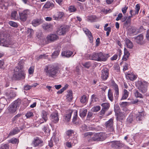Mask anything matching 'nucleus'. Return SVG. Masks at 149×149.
<instances>
[{
    "label": "nucleus",
    "mask_w": 149,
    "mask_h": 149,
    "mask_svg": "<svg viewBox=\"0 0 149 149\" xmlns=\"http://www.w3.org/2000/svg\"><path fill=\"white\" fill-rule=\"evenodd\" d=\"M53 3L50 2H47L44 5L43 7L46 8H52L54 7Z\"/></svg>",
    "instance_id": "29"
},
{
    "label": "nucleus",
    "mask_w": 149,
    "mask_h": 149,
    "mask_svg": "<svg viewBox=\"0 0 149 149\" xmlns=\"http://www.w3.org/2000/svg\"><path fill=\"white\" fill-rule=\"evenodd\" d=\"M51 120L54 123L57 122L58 120V113L57 111H55L52 113L50 115Z\"/></svg>",
    "instance_id": "12"
},
{
    "label": "nucleus",
    "mask_w": 149,
    "mask_h": 149,
    "mask_svg": "<svg viewBox=\"0 0 149 149\" xmlns=\"http://www.w3.org/2000/svg\"><path fill=\"white\" fill-rule=\"evenodd\" d=\"M129 104L130 103L127 102H122L120 103V107H125Z\"/></svg>",
    "instance_id": "52"
},
{
    "label": "nucleus",
    "mask_w": 149,
    "mask_h": 149,
    "mask_svg": "<svg viewBox=\"0 0 149 149\" xmlns=\"http://www.w3.org/2000/svg\"><path fill=\"white\" fill-rule=\"evenodd\" d=\"M136 86L142 93H145L147 91V83L146 82H142L138 81L136 83Z\"/></svg>",
    "instance_id": "5"
},
{
    "label": "nucleus",
    "mask_w": 149,
    "mask_h": 149,
    "mask_svg": "<svg viewBox=\"0 0 149 149\" xmlns=\"http://www.w3.org/2000/svg\"><path fill=\"white\" fill-rule=\"evenodd\" d=\"M83 31L86 34L88 37L91 43H92L93 41V38L91 32L86 28H84Z\"/></svg>",
    "instance_id": "16"
},
{
    "label": "nucleus",
    "mask_w": 149,
    "mask_h": 149,
    "mask_svg": "<svg viewBox=\"0 0 149 149\" xmlns=\"http://www.w3.org/2000/svg\"><path fill=\"white\" fill-rule=\"evenodd\" d=\"M21 114H18L15 116L12 119V121L13 123H16V121L18 118L20 117Z\"/></svg>",
    "instance_id": "50"
},
{
    "label": "nucleus",
    "mask_w": 149,
    "mask_h": 149,
    "mask_svg": "<svg viewBox=\"0 0 149 149\" xmlns=\"http://www.w3.org/2000/svg\"><path fill=\"white\" fill-rule=\"evenodd\" d=\"M60 49H58V50L55 51L52 54V57L53 58H55L57 57L59 54Z\"/></svg>",
    "instance_id": "40"
},
{
    "label": "nucleus",
    "mask_w": 149,
    "mask_h": 149,
    "mask_svg": "<svg viewBox=\"0 0 149 149\" xmlns=\"http://www.w3.org/2000/svg\"><path fill=\"white\" fill-rule=\"evenodd\" d=\"M112 85L115 91V98L117 99L118 98L119 95V89L118 86L114 82H113Z\"/></svg>",
    "instance_id": "14"
},
{
    "label": "nucleus",
    "mask_w": 149,
    "mask_h": 149,
    "mask_svg": "<svg viewBox=\"0 0 149 149\" xmlns=\"http://www.w3.org/2000/svg\"><path fill=\"white\" fill-rule=\"evenodd\" d=\"M9 146L7 144H3L0 147V149H9Z\"/></svg>",
    "instance_id": "56"
},
{
    "label": "nucleus",
    "mask_w": 149,
    "mask_h": 149,
    "mask_svg": "<svg viewBox=\"0 0 149 149\" xmlns=\"http://www.w3.org/2000/svg\"><path fill=\"white\" fill-rule=\"evenodd\" d=\"M145 115V113L144 111H142L141 112H139L138 114L136 115V119L137 121H141Z\"/></svg>",
    "instance_id": "23"
},
{
    "label": "nucleus",
    "mask_w": 149,
    "mask_h": 149,
    "mask_svg": "<svg viewBox=\"0 0 149 149\" xmlns=\"http://www.w3.org/2000/svg\"><path fill=\"white\" fill-rule=\"evenodd\" d=\"M125 41L127 47L130 49H132L133 47L132 42L127 38L125 39Z\"/></svg>",
    "instance_id": "33"
},
{
    "label": "nucleus",
    "mask_w": 149,
    "mask_h": 149,
    "mask_svg": "<svg viewBox=\"0 0 149 149\" xmlns=\"http://www.w3.org/2000/svg\"><path fill=\"white\" fill-rule=\"evenodd\" d=\"M69 11L70 12H73L76 11L77 9L76 8L73 6H70L68 9Z\"/></svg>",
    "instance_id": "55"
},
{
    "label": "nucleus",
    "mask_w": 149,
    "mask_h": 149,
    "mask_svg": "<svg viewBox=\"0 0 149 149\" xmlns=\"http://www.w3.org/2000/svg\"><path fill=\"white\" fill-rule=\"evenodd\" d=\"M126 77L127 78H129L131 81H133L136 78L135 75L132 74H128Z\"/></svg>",
    "instance_id": "45"
},
{
    "label": "nucleus",
    "mask_w": 149,
    "mask_h": 149,
    "mask_svg": "<svg viewBox=\"0 0 149 149\" xmlns=\"http://www.w3.org/2000/svg\"><path fill=\"white\" fill-rule=\"evenodd\" d=\"M1 44L5 46H6L12 48H15L16 47V43L11 45L10 40L9 38H4L3 39H1L0 40Z\"/></svg>",
    "instance_id": "7"
},
{
    "label": "nucleus",
    "mask_w": 149,
    "mask_h": 149,
    "mask_svg": "<svg viewBox=\"0 0 149 149\" xmlns=\"http://www.w3.org/2000/svg\"><path fill=\"white\" fill-rule=\"evenodd\" d=\"M73 54V52L70 51L66 50L63 52L61 53L62 57L68 58L70 57Z\"/></svg>",
    "instance_id": "22"
},
{
    "label": "nucleus",
    "mask_w": 149,
    "mask_h": 149,
    "mask_svg": "<svg viewBox=\"0 0 149 149\" xmlns=\"http://www.w3.org/2000/svg\"><path fill=\"white\" fill-rule=\"evenodd\" d=\"M5 94L8 98H13L16 96V93L13 91H8L5 93Z\"/></svg>",
    "instance_id": "21"
},
{
    "label": "nucleus",
    "mask_w": 149,
    "mask_h": 149,
    "mask_svg": "<svg viewBox=\"0 0 149 149\" xmlns=\"http://www.w3.org/2000/svg\"><path fill=\"white\" fill-rule=\"evenodd\" d=\"M108 54H103L102 52L95 53L90 55L89 57L90 59L97 61H106L108 57Z\"/></svg>",
    "instance_id": "2"
},
{
    "label": "nucleus",
    "mask_w": 149,
    "mask_h": 149,
    "mask_svg": "<svg viewBox=\"0 0 149 149\" xmlns=\"http://www.w3.org/2000/svg\"><path fill=\"white\" fill-rule=\"evenodd\" d=\"M82 65L85 67L88 68L91 66V64L90 62H88L83 63Z\"/></svg>",
    "instance_id": "57"
},
{
    "label": "nucleus",
    "mask_w": 149,
    "mask_h": 149,
    "mask_svg": "<svg viewBox=\"0 0 149 149\" xmlns=\"http://www.w3.org/2000/svg\"><path fill=\"white\" fill-rule=\"evenodd\" d=\"M7 100L4 98L0 99V113L5 107V104L6 103Z\"/></svg>",
    "instance_id": "24"
},
{
    "label": "nucleus",
    "mask_w": 149,
    "mask_h": 149,
    "mask_svg": "<svg viewBox=\"0 0 149 149\" xmlns=\"http://www.w3.org/2000/svg\"><path fill=\"white\" fill-rule=\"evenodd\" d=\"M124 55H126V56H129L130 55V53L129 51H128L125 48L124 49Z\"/></svg>",
    "instance_id": "64"
},
{
    "label": "nucleus",
    "mask_w": 149,
    "mask_h": 149,
    "mask_svg": "<svg viewBox=\"0 0 149 149\" xmlns=\"http://www.w3.org/2000/svg\"><path fill=\"white\" fill-rule=\"evenodd\" d=\"M11 17L12 19L18 20H19V16H18L17 11H13L11 14Z\"/></svg>",
    "instance_id": "34"
},
{
    "label": "nucleus",
    "mask_w": 149,
    "mask_h": 149,
    "mask_svg": "<svg viewBox=\"0 0 149 149\" xmlns=\"http://www.w3.org/2000/svg\"><path fill=\"white\" fill-rule=\"evenodd\" d=\"M58 38V37L55 34H50L48 35L47 39V41L49 42H53Z\"/></svg>",
    "instance_id": "11"
},
{
    "label": "nucleus",
    "mask_w": 149,
    "mask_h": 149,
    "mask_svg": "<svg viewBox=\"0 0 149 149\" xmlns=\"http://www.w3.org/2000/svg\"><path fill=\"white\" fill-rule=\"evenodd\" d=\"M111 143V147L116 149L120 148L122 146V144L120 141H113Z\"/></svg>",
    "instance_id": "18"
},
{
    "label": "nucleus",
    "mask_w": 149,
    "mask_h": 149,
    "mask_svg": "<svg viewBox=\"0 0 149 149\" xmlns=\"http://www.w3.org/2000/svg\"><path fill=\"white\" fill-rule=\"evenodd\" d=\"M87 97L86 95H84L80 99V102L82 103H85L87 101Z\"/></svg>",
    "instance_id": "49"
},
{
    "label": "nucleus",
    "mask_w": 149,
    "mask_h": 149,
    "mask_svg": "<svg viewBox=\"0 0 149 149\" xmlns=\"http://www.w3.org/2000/svg\"><path fill=\"white\" fill-rule=\"evenodd\" d=\"M21 100L19 99L14 101L8 107V109L10 113H15L21 104Z\"/></svg>",
    "instance_id": "3"
},
{
    "label": "nucleus",
    "mask_w": 149,
    "mask_h": 149,
    "mask_svg": "<svg viewBox=\"0 0 149 149\" xmlns=\"http://www.w3.org/2000/svg\"><path fill=\"white\" fill-rule=\"evenodd\" d=\"M9 24L12 26L14 27H17L18 26L17 24L14 22L10 21L9 22Z\"/></svg>",
    "instance_id": "48"
},
{
    "label": "nucleus",
    "mask_w": 149,
    "mask_h": 149,
    "mask_svg": "<svg viewBox=\"0 0 149 149\" xmlns=\"http://www.w3.org/2000/svg\"><path fill=\"white\" fill-rule=\"evenodd\" d=\"M43 141L41 139L38 137L35 138L32 142V144L34 147H36L38 146H42Z\"/></svg>",
    "instance_id": "9"
},
{
    "label": "nucleus",
    "mask_w": 149,
    "mask_h": 149,
    "mask_svg": "<svg viewBox=\"0 0 149 149\" xmlns=\"http://www.w3.org/2000/svg\"><path fill=\"white\" fill-rule=\"evenodd\" d=\"M73 133V130H69L66 132V134L68 136H70Z\"/></svg>",
    "instance_id": "63"
},
{
    "label": "nucleus",
    "mask_w": 149,
    "mask_h": 149,
    "mask_svg": "<svg viewBox=\"0 0 149 149\" xmlns=\"http://www.w3.org/2000/svg\"><path fill=\"white\" fill-rule=\"evenodd\" d=\"M48 113L47 111L44 110H42L41 115L42 118L45 122H46L48 120Z\"/></svg>",
    "instance_id": "19"
},
{
    "label": "nucleus",
    "mask_w": 149,
    "mask_h": 149,
    "mask_svg": "<svg viewBox=\"0 0 149 149\" xmlns=\"http://www.w3.org/2000/svg\"><path fill=\"white\" fill-rule=\"evenodd\" d=\"M134 94L136 97H141L142 96V95L139 93L138 91L136 90L134 91Z\"/></svg>",
    "instance_id": "53"
},
{
    "label": "nucleus",
    "mask_w": 149,
    "mask_h": 149,
    "mask_svg": "<svg viewBox=\"0 0 149 149\" xmlns=\"http://www.w3.org/2000/svg\"><path fill=\"white\" fill-rule=\"evenodd\" d=\"M80 130L82 132L88 130L87 126L85 124H84L80 127Z\"/></svg>",
    "instance_id": "44"
},
{
    "label": "nucleus",
    "mask_w": 149,
    "mask_h": 149,
    "mask_svg": "<svg viewBox=\"0 0 149 149\" xmlns=\"http://www.w3.org/2000/svg\"><path fill=\"white\" fill-rule=\"evenodd\" d=\"M90 140L91 141H98V139L97 133L93 134L92 133L91 136V139Z\"/></svg>",
    "instance_id": "31"
},
{
    "label": "nucleus",
    "mask_w": 149,
    "mask_h": 149,
    "mask_svg": "<svg viewBox=\"0 0 149 149\" xmlns=\"http://www.w3.org/2000/svg\"><path fill=\"white\" fill-rule=\"evenodd\" d=\"M72 112L71 110H68L67 111L65 116V119L66 121H69L70 120Z\"/></svg>",
    "instance_id": "25"
},
{
    "label": "nucleus",
    "mask_w": 149,
    "mask_h": 149,
    "mask_svg": "<svg viewBox=\"0 0 149 149\" xmlns=\"http://www.w3.org/2000/svg\"><path fill=\"white\" fill-rule=\"evenodd\" d=\"M30 13V10L28 9H25L21 12H19V20L24 22L25 21Z\"/></svg>",
    "instance_id": "6"
},
{
    "label": "nucleus",
    "mask_w": 149,
    "mask_h": 149,
    "mask_svg": "<svg viewBox=\"0 0 149 149\" xmlns=\"http://www.w3.org/2000/svg\"><path fill=\"white\" fill-rule=\"evenodd\" d=\"M96 19V17L94 15L89 16H88V21L91 22H93L95 21Z\"/></svg>",
    "instance_id": "42"
},
{
    "label": "nucleus",
    "mask_w": 149,
    "mask_h": 149,
    "mask_svg": "<svg viewBox=\"0 0 149 149\" xmlns=\"http://www.w3.org/2000/svg\"><path fill=\"white\" fill-rule=\"evenodd\" d=\"M108 70L107 68L103 69L102 71L101 78L104 80H106L108 77Z\"/></svg>",
    "instance_id": "15"
},
{
    "label": "nucleus",
    "mask_w": 149,
    "mask_h": 149,
    "mask_svg": "<svg viewBox=\"0 0 149 149\" xmlns=\"http://www.w3.org/2000/svg\"><path fill=\"white\" fill-rule=\"evenodd\" d=\"M34 70V68L33 67H31L29 70V73L30 74L33 73Z\"/></svg>",
    "instance_id": "60"
},
{
    "label": "nucleus",
    "mask_w": 149,
    "mask_h": 149,
    "mask_svg": "<svg viewBox=\"0 0 149 149\" xmlns=\"http://www.w3.org/2000/svg\"><path fill=\"white\" fill-rule=\"evenodd\" d=\"M43 130L44 131L45 133L47 134V135L49 134L50 130L48 127H44Z\"/></svg>",
    "instance_id": "51"
},
{
    "label": "nucleus",
    "mask_w": 149,
    "mask_h": 149,
    "mask_svg": "<svg viewBox=\"0 0 149 149\" xmlns=\"http://www.w3.org/2000/svg\"><path fill=\"white\" fill-rule=\"evenodd\" d=\"M136 42L139 44L143 45V34H141L138 36L134 37Z\"/></svg>",
    "instance_id": "13"
},
{
    "label": "nucleus",
    "mask_w": 149,
    "mask_h": 149,
    "mask_svg": "<svg viewBox=\"0 0 149 149\" xmlns=\"http://www.w3.org/2000/svg\"><path fill=\"white\" fill-rule=\"evenodd\" d=\"M87 110L86 109L82 111H80V116L81 117H84L86 116L87 112Z\"/></svg>",
    "instance_id": "47"
},
{
    "label": "nucleus",
    "mask_w": 149,
    "mask_h": 149,
    "mask_svg": "<svg viewBox=\"0 0 149 149\" xmlns=\"http://www.w3.org/2000/svg\"><path fill=\"white\" fill-rule=\"evenodd\" d=\"M42 27L45 30H49L52 28V25L48 23L44 24L42 25Z\"/></svg>",
    "instance_id": "35"
},
{
    "label": "nucleus",
    "mask_w": 149,
    "mask_h": 149,
    "mask_svg": "<svg viewBox=\"0 0 149 149\" xmlns=\"http://www.w3.org/2000/svg\"><path fill=\"white\" fill-rule=\"evenodd\" d=\"M52 139L54 141V142L55 143L57 144L59 143V138L58 135H54L52 136Z\"/></svg>",
    "instance_id": "39"
},
{
    "label": "nucleus",
    "mask_w": 149,
    "mask_h": 149,
    "mask_svg": "<svg viewBox=\"0 0 149 149\" xmlns=\"http://www.w3.org/2000/svg\"><path fill=\"white\" fill-rule=\"evenodd\" d=\"M113 123V120L112 118L110 119L105 123V125L106 130L108 132H113L114 131Z\"/></svg>",
    "instance_id": "8"
},
{
    "label": "nucleus",
    "mask_w": 149,
    "mask_h": 149,
    "mask_svg": "<svg viewBox=\"0 0 149 149\" xmlns=\"http://www.w3.org/2000/svg\"><path fill=\"white\" fill-rule=\"evenodd\" d=\"M33 116V113L31 111L28 112L26 114L27 118H29Z\"/></svg>",
    "instance_id": "58"
},
{
    "label": "nucleus",
    "mask_w": 149,
    "mask_h": 149,
    "mask_svg": "<svg viewBox=\"0 0 149 149\" xmlns=\"http://www.w3.org/2000/svg\"><path fill=\"white\" fill-rule=\"evenodd\" d=\"M102 11L104 13L107 14V13H110L111 12V10L110 9H103Z\"/></svg>",
    "instance_id": "59"
},
{
    "label": "nucleus",
    "mask_w": 149,
    "mask_h": 149,
    "mask_svg": "<svg viewBox=\"0 0 149 149\" xmlns=\"http://www.w3.org/2000/svg\"><path fill=\"white\" fill-rule=\"evenodd\" d=\"M19 131L20 130L18 128L16 127L12 130L9 133L8 136H13L15 134L19 132Z\"/></svg>",
    "instance_id": "30"
},
{
    "label": "nucleus",
    "mask_w": 149,
    "mask_h": 149,
    "mask_svg": "<svg viewBox=\"0 0 149 149\" xmlns=\"http://www.w3.org/2000/svg\"><path fill=\"white\" fill-rule=\"evenodd\" d=\"M44 70L47 76L52 78L56 77L60 72L59 68L54 65L45 66Z\"/></svg>",
    "instance_id": "1"
},
{
    "label": "nucleus",
    "mask_w": 149,
    "mask_h": 149,
    "mask_svg": "<svg viewBox=\"0 0 149 149\" xmlns=\"http://www.w3.org/2000/svg\"><path fill=\"white\" fill-rule=\"evenodd\" d=\"M58 16L56 17L55 16H53V18L55 19L58 20L59 19H61L64 16V14L63 12H59L57 13Z\"/></svg>",
    "instance_id": "32"
},
{
    "label": "nucleus",
    "mask_w": 149,
    "mask_h": 149,
    "mask_svg": "<svg viewBox=\"0 0 149 149\" xmlns=\"http://www.w3.org/2000/svg\"><path fill=\"white\" fill-rule=\"evenodd\" d=\"M134 116L132 115L129 116L127 119V122L129 123H131L134 120Z\"/></svg>",
    "instance_id": "46"
},
{
    "label": "nucleus",
    "mask_w": 149,
    "mask_h": 149,
    "mask_svg": "<svg viewBox=\"0 0 149 149\" xmlns=\"http://www.w3.org/2000/svg\"><path fill=\"white\" fill-rule=\"evenodd\" d=\"M127 9L128 7L127 6H125L122 8V11L123 14H125L126 13Z\"/></svg>",
    "instance_id": "61"
},
{
    "label": "nucleus",
    "mask_w": 149,
    "mask_h": 149,
    "mask_svg": "<svg viewBox=\"0 0 149 149\" xmlns=\"http://www.w3.org/2000/svg\"><path fill=\"white\" fill-rule=\"evenodd\" d=\"M15 73L13 75V77L16 80H20L24 79L25 78V74L24 71H23L21 69H19L18 68H16L15 70Z\"/></svg>",
    "instance_id": "4"
},
{
    "label": "nucleus",
    "mask_w": 149,
    "mask_h": 149,
    "mask_svg": "<svg viewBox=\"0 0 149 149\" xmlns=\"http://www.w3.org/2000/svg\"><path fill=\"white\" fill-rule=\"evenodd\" d=\"M32 23L33 26L36 27L41 24L42 22L40 19H36L32 20Z\"/></svg>",
    "instance_id": "27"
},
{
    "label": "nucleus",
    "mask_w": 149,
    "mask_h": 149,
    "mask_svg": "<svg viewBox=\"0 0 149 149\" xmlns=\"http://www.w3.org/2000/svg\"><path fill=\"white\" fill-rule=\"evenodd\" d=\"M102 108L100 112V115H102L105 113V112L107 111L110 107L109 103L107 102L103 103L101 104Z\"/></svg>",
    "instance_id": "10"
},
{
    "label": "nucleus",
    "mask_w": 149,
    "mask_h": 149,
    "mask_svg": "<svg viewBox=\"0 0 149 149\" xmlns=\"http://www.w3.org/2000/svg\"><path fill=\"white\" fill-rule=\"evenodd\" d=\"M97 133L99 141H102L104 140L107 138L106 134L104 133L101 132Z\"/></svg>",
    "instance_id": "20"
},
{
    "label": "nucleus",
    "mask_w": 149,
    "mask_h": 149,
    "mask_svg": "<svg viewBox=\"0 0 149 149\" xmlns=\"http://www.w3.org/2000/svg\"><path fill=\"white\" fill-rule=\"evenodd\" d=\"M72 98V91L71 90H69L68 92L67 95V99L69 102L71 101Z\"/></svg>",
    "instance_id": "37"
},
{
    "label": "nucleus",
    "mask_w": 149,
    "mask_h": 149,
    "mask_svg": "<svg viewBox=\"0 0 149 149\" xmlns=\"http://www.w3.org/2000/svg\"><path fill=\"white\" fill-rule=\"evenodd\" d=\"M101 107L100 106H97L93 107L91 110L92 111L97 112L100 110Z\"/></svg>",
    "instance_id": "43"
},
{
    "label": "nucleus",
    "mask_w": 149,
    "mask_h": 149,
    "mask_svg": "<svg viewBox=\"0 0 149 149\" xmlns=\"http://www.w3.org/2000/svg\"><path fill=\"white\" fill-rule=\"evenodd\" d=\"M66 30L67 29L66 27L61 26L58 29L57 33L59 35H63L65 33Z\"/></svg>",
    "instance_id": "17"
},
{
    "label": "nucleus",
    "mask_w": 149,
    "mask_h": 149,
    "mask_svg": "<svg viewBox=\"0 0 149 149\" xmlns=\"http://www.w3.org/2000/svg\"><path fill=\"white\" fill-rule=\"evenodd\" d=\"M9 143H12L13 144H18L19 142L18 139L16 138H13L11 139L9 141Z\"/></svg>",
    "instance_id": "41"
},
{
    "label": "nucleus",
    "mask_w": 149,
    "mask_h": 149,
    "mask_svg": "<svg viewBox=\"0 0 149 149\" xmlns=\"http://www.w3.org/2000/svg\"><path fill=\"white\" fill-rule=\"evenodd\" d=\"M122 17V14L121 13H119L116 19V20L118 21L120 19H121Z\"/></svg>",
    "instance_id": "62"
},
{
    "label": "nucleus",
    "mask_w": 149,
    "mask_h": 149,
    "mask_svg": "<svg viewBox=\"0 0 149 149\" xmlns=\"http://www.w3.org/2000/svg\"><path fill=\"white\" fill-rule=\"evenodd\" d=\"M130 32L134 35H136L139 32V30L136 28L132 27L129 30Z\"/></svg>",
    "instance_id": "36"
},
{
    "label": "nucleus",
    "mask_w": 149,
    "mask_h": 149,
    "mask_svg": "<svg viewBox=\"0 0 149 149\" xmlns=\"http://www.w3.org/2000/svg\"><path fill=\"white\" fill-rule=\"evenodd\" d=\"M108 95L109 99L111 102L113 101V96L111 90L109 89V90Z\"/></svg>",
    "instance_id": "38"
},
{
    "label": "nucleus",
    "mask_w": 149,
    "mask_h": 149,
    "mask_svg": "<svg viewBox=\"0 0 149 149\" xmlns=\"http://www.w3.org/2000/svg\"><path fill=\"white\" fill-rule=\"evenodd\" d=\"M140 5L139 4H137L135 6V10H134L132 9L130 10H132V14L133 15H135L138 14L140 9Z\"/></svg>",
    "instance_id": "26"
},
{
    "label": "nucleus",
    "mask_w": 149,
    "mask_h": 149,
    "mask_svg": "<svg viewBox=\"0 0 149 149\" xmlns=\"http://www.w3.org/2000/svg\"><path fill=\"white\" fill-rule=\"evenodd\" d=\"M48 55L46 54H41L37 58V59L39 60L41 59L47 58V57Z\"/></svg>",
    "instance_id": "54"
},
{
    "label": "nucleus",
    "mask_w": 149,
    "mask_h": 149,
    "mask_svg": "<svg viewBox=\"0 0 149 149\" xmlns=\"http://www.w3.org/2000/svg\"><path fill=\"white\" fill-rule=\"evenodd\" d=\"M129 92L126 90L124 89L123 92L122 97L121 100H125L127 99L129 95Z\"/></svg>",
    "instance_id": "28"
}]
</instances>
